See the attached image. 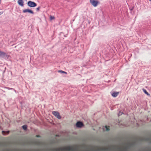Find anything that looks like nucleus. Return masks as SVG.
Returning a JSON list of instances; mask_svg holds the SVG:
<instances>
[{
  "label": "nucleus",
  "instance_id": "6e6552de",
  "mask_svg": "<svg viewBox=\"0 0 151 151\" xmlns=\"http://www.w3.org/2000/svg\"><path fill=\"white\" fill-rule=\"evenodd\" d=\"M119 93L118 92H114L112 93V96L113 97H115L117 96L118 94Z\"/></svg>",
  "mask_w": 151,
  "mask_h": 151
},
{
  "label": "nucleus",
  "instance_id": "423d86ee",
  "mask_svg": "<svg viewBox=\"0 0 151 151\" xmlns=\"http://www.w3.org/2000/svg\"><path fill=\"white\" fill-rule=\"evenodd\" d=\"M18 4L21 6H24V2L23 0H18L17 1Z\"/></svg>",
  "mask_w": 151,
  "mask_h": 151
},
{
  "label": "nucleus",
  "instance_id": "4468645a",
  "mask_svg": "<svg viewBox=\"0 0 151 151\" xmlns=\"http://www.w3.org/2000/svg\"><path fill=\"white\" fill-rule=\"evenodd\" d=\"M58 72L62 73H64L66 74V72L63 71L61 70H59Z\"/></svg>",
  "mask_w": 151,
  "mask_h": 151
},
{
  "label": "nucleus",
  "instance_id": "f257e3e1",
  "mask_svg": "<svg viewBox=\"0 0 151 151\" xmlns=\"http://www.w3.org/2000/svg\"><path fill=\"white\" fill-rule=\"evenodd\" d=\"M90 3L94 7H96L99 4V2L98 0H90Z\"/></svg>",
  "mask_w": 151,
  "mask_h": 151
},
{
  "label": "nucleus",
  "instance_id": "20e7f679",
  "mask_svg": "<svg viewBox=\"0 0 151 151\" xmlns=\"http://www.w3.org/2000/svg\"><path fill=\"white\" fill-rule=\"evenodd\" d=\"M23 12L24 13H29L30 14H34V12H33V11L29 9H26L23 10Z\"/></svg>",
  "mask_w": 151,
  "mask_h": 151
},
{
  "label": "nucleus",
  "instance_id": "f8f14e48",
  "mask_svg": "<svg viewBox=\"0 0 151 151\" xmlns=\"http://www.w3.org/2000/svg\"><path fill=\"white\" fill-rule=\"evenodd\" d=\"M143 91L147 95H150V94H149L148 93L147 91L145 89H143Z\"/></svg>",
  "mask_w": 151,
  "mask_h": 151
},
{
  "label": "nucleus",
  "instance_id": "9d476101",
  "mask_svg": "<svg viewBox=\"0 0 151 151\" xmlns=\"http://www.w3.org/2000/svg\"><path fill=\"white\" fill-rule=\"evenodd\" d=\"M2 133L4 135H6L9 134V131H2Z\"/></svg>",
  "mask_w": 151,
  "mask_h": 151
},
{
  "label": "nucleus",
  "instance_id": "aec40b11",
  "mask_svg": "<svg viewBox=\"0 0 151 151\" xmlns=\"http://www.w3.org/2000/svg\"><path fill=\"white\" fill-rule=\"evenodd\" d=\"M150 1H151V0H149Z\"/></svg>",
  "mask_w": 151,
  "mask_h": 151
},
{
  "label": "nucleus",
  "instance_id": "1a4fd4ad",
  "mask_svg": "<svg viewBox=\"0 0 151 151\" xmlns=\"http://www.w3.org/2000/svg\"><path fill=\"white\" fill-rule=\"evenodd\" d=\"M109 127H108L107 126L104 127H103V129L104 131H108L109 130Z\"/></svg>",
  "mask_w": 151,
  "mask_h": 151
},
{
  "label": "nucleus",
  "instance_id": "ddd939ff",
  "mask_svg": "<svg viewBox=\"0 0 151 151\" xmlns=\"http://www.w3.org/2000/svg\"><path fill=\"white\" fill-rule=\"evenodd\" d=\"M22 127L23 129H24V130H26V129H27V126L26 125H24L22 126Z\"/></svg>",
  "mask_w": 151,
  "mask_h": 151
},
{
  "label": "nucleus",
  "instance_id": "dca6fc26",
  "mask_svg": "<svg viewBox=\"0 0 151 151\" xmlns=\"http://www.w3.org/2000/svg\"><path fill=\"white\" fill-rule=\"evenodd\" d=\"M40 7L39 6V7H38L36 9L37 11H38L39 10V9H40Z\"/></svg>",
  "mask_w": 151,
  "mask_h": 151
},
{
  "label": "nucleus",
  "instance_id": "7ed1b4c3",
  "mask_svg": "<svg viewBox=\"0 0 151 151\" xmlns=\"http://www.w3.org/2000/svg\"><path fill=\"white\" fill-rule=\"evenodd\" d=\"M52 114L58 118V119H60L61 116L59 115V113L57 111H53Z\"/></svg>",
  "mask_w": 151,
  "mask_h": 151
},
{
  "label": "nucleus",
  "instance_id": "6ab92c4d",
  "mask_svg": "<svg viewBox=\"0 0 151 151\" xmlns=\"http://www.w3.org/2000/svg\"><path fill=\"white\" fill-rule=\"evenodd\" d=\"M37 137H39V135H37Z\"/></svg>",
  "mask_w": 151,
  "mask_h": 151
},
{
  "label": "nucleus",
  "instance_id": "412c9836",
  "mask_svg": "<svg viewBox=\"0 0 151 151\" xmlns=\"http://www.w3.org/2000/svg\"><path fill=\"white\" fill-rule=\"evenodd\" d=\"M0 1H1V0H0Z\"/></svg>",
  "mask_w": 151,
  "mask_h": 151
},
{
  "label": "nucleus",
  "instance_id": "2eb2a0df",
  "mask_svg": "<svg viewBox=\"0 0 151 151\" xmlns=\"http://www.w3.org/2000/svg\"><path fill=\"white\" fill-rule=\"evenodd\" d=\"M54 19V17H53L52 16H50V19L51 20H52Z\"/></svg>",
  "mask_w": 151,
  "mask_h": 151
},
{
  "label": "nucleus",
  "instance_id": "39448f33",
  "mask_svg": "<svg viewBox=\"0 0 151 151\" xmlns=\"http://www.w3.org/2000/svg\"><path fill=\"white\" fill-rule=\"evenodd\" d=\"M76 125L77 127L80 128L83 126V123L81 122H78L76 123Z\"/></svg>",
  "mask_w": 151,
  "mask_h": 151
},
{
  "label": "nucleus",
  "instance_id": "0eeeda50",
  "mask_svg": "<svg viewBox=\"0 0 151 151\" xmlns=\"http://www.w3.org/2000/svg\"><path fill=\"white\" fill-rule=\"evenodd\" d=\"M6 55V53L0 51V57L2 58Z\"/></svg>",
  "mask_w": 151,
  "mask_h": 151
},
{
  "label": "nucleus",
  "instance_id": "a211bd4d",
  "mask_svg": "<svg viewBox=\"0 0 151 151\" xmlns=\"http://www.w3.org/2000/svg\"><path fill=\"white\" fill-rule=\"evenodd\" d=\"M2 14V12H0V15H1V14Z\"/></svg>",
  "mask_w": 151,
  "mask_h": 151
},
{
  "label": "nucleus",
  "instance_id": "f03ea898",
  "mask_svg": "<svg viewBox=\"0 0 151 151\" xmlns=\"http://www.w3.org/2000/svg\"><path fill=\"white\" fill-rule=\"evenodd\" d=\"M27 5L31 7H34L37 6V4L34 2L29 1L27 2Z\"/></svg>",
  "mask_w": 151,
  "mask_h": 151
},
{
  "label": "nucleus",
  "instance_id": "9b49d317",
  "mask_svg": "<svg viewBox=\"0 0 151 151\" xmlns=\"http://www.w3.org/2000/svg\"><path fill=\"white\" fill-rule=\"evenodd\" d=\"M5 88H6L8 90H14V91L15 92H16V90H15L13 88H10L8 87H5Z\"/></svg>",
  "mask_w": 151,
  "mask_h": 151
},
{
  "label": "nucleus",
  "instance_id": "f3484780",
  "mask_svg": "<svg viewBox=\"0 0 151 151\" xmlns=\"http://www.w3.org/2000/svg\"><path fill=\"white\" fill-rule=\"evenodd\" d=\"M122 114V113H121L120 112L119 114H118V116H120L121 115V114Z\"/></svg>",
  "mask_w": 151,
  "mask_h": 151
}]
</instances>
